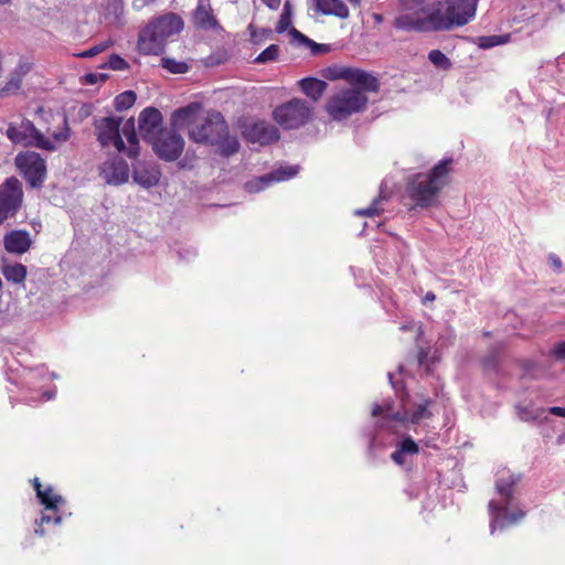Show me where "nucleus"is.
Returning a JSON list of instances; mask_svg holds the SVG:
<instances>
[{"label": "nucleus", "instance_id": "nucleus-1", "mask_svg": "<svg viewBox=\"0 0 565 565\" xmlns=\"http://www.w3.org/2000/svg\"><path fill=\"white\" fill-rule=\"evenodd\" d=\"M177 129H189V137L196 143L216 146L223 154L238 150V141L228 135L227 125L217 111L204 113L200 104L193 103L175 110L171 118Z\"/></svg>", "mask_w": 565, "mask_h": 565}, {"label": "nucleus", "instance_id": "nucleus-2", "mask_svg": "<svg viewBox=\"0 0 565 565\" xmlns=\"http://www.w3.org/2000/svg\"><path fill=\"white\" fill-rule=\"evenodd\" d=\"M95 130L102 146H113L129 157L138 154V139L132 118L122 120L119 117H103L95 120Z\"/></svg>", "mask_w": 565, "mask_h": 565}, {"label": "nucleus", "instance_id": "nucleus-3", "mask_svg": "<svg viewBox=\"0 0 565 565\" xmlns=\"http://www.w3.org/2000/svg\"><path fill=\"white\" fill-rule=\"evenodd\" d=\"M7 136L14 143L54 151L70 139V129L65 119L58 130L47 129L45 132L30 120H22L20 124L9 125Z\"/></svg>", "mask_w": 565, "mask_h": 565}, {"label": "nucleus", "instance_id": "nucleus-4", "mask_svg": "<svg viewBox=\"0 0 565 565\" xmlns=\"http://www.w3.org/2000/svg\"><path fill=\"white\" fill-rule=\"evenodd\" d=\"M451 160H444L428 174H417L409 182L407 192L416 206L429 207L437 203L439 192L448 184Z\"/></svg>", "mask_w": 565, "mask_h": 565}, {"label": "nucleus", "instance_id": "nucleus-5", "mask_svg": "<svg viewBox=\"0 0 565 565\" xmlns=\"http://www.w3.org/2000/svg\"><path fill=\"white\" fill-rule=\"evenodd\" d=\"M183 29V21L174 13H168L152 20L138 38V50L143 54H160L169 38Z\"/></svg>", "mask_w": 565, "mask_h": 565}, {"label": "nucleus", "instance_id": "nucleus-6", "mask_svg": "<svg viewBox=\"0 0 565 565\" xmlns=\"http://www.w3.org/2000/svg\"><path fill=\"white\" fill-rule=\"evenodd\" d=\"M441 3L434 0H407L394 25L405 31L440 30L437 28Z\"/></svg>", "mask_w": 565, "mask_h": 565}, {"label": "nucleus", "instance_id": "nucleus-7", "mask_svg": "<svg viewBox=\"0 0 565 565\" xmlns=\"http://www.w3.org/2000/svg\"><path fill=\"white\" fill-rule=\"evenodd\" d=\"M519 478L509 472H502L495 481V489L500 500L489 502V512L491 514L490 530L493 533L497 529H503L507 525L514 524L523 516L522 512L509 514L508 507L513 495V486Z\"/></svg>", "mask_w": 565, "mask_h": 565}, {"label": "nucleus", "instance_id": "nucleus-8", "mask_svg": "<svg viewBox=\"0 0 565 565\" xmlns=\"http://www.w3.org/2000/svg\"><path fill=\"white\" fill-rule=\"evenodd\" d=\"M361 89L363 88L358 85L338 88L326 104L329 116L334 120H343L362 111L367 104V97Z\"/></svg>", "mask_w": 565, "mask_h": 565}, {"label": "nucleus", "instance_id": "nucleus-9", "mask_svg": "<svg viewBox=\"0 0 565 565\" xmlns=\"http://www.w3.org/2000/svg\"><path fill=\"white\" fill-rule=\"evenodd\" d=\"M478 0H447L441 3L437 28L449 30L467 24L476 14Z\"/></svg>", "mask_w": 565, "mask_h": 565}, {"label": "nucleus", "instance_id": "nucleus-10", "mask_svg": "<svg viewBox=\"0 0 565 565\" xmlns=\"http://www.w3.org/2000/svg\"><path fill=\"white\" fill-rule=\"evenodd\" d=\"M311 108L302 99H291L274 110L275 120L286 129H297L310 119Z\"/></svg>", "mask_w": 565, "mask_h": 565}, {"label": "nucleus", "instance_id": "nucleus-11", "mask_svg": "<svg viewBox=\"0 0 565 565\" xmlns=\"http://www.w3.org/2000/svg\"><path fill=\"white\" fill-rule=\"evenodd\" d=\"M15 166L32 188L41 186L46 177L45 161L39 153L25 151L15 157Z\"/></svg>", "mask_w": 565, "mask_h": 565}, {"label": "nucleus", "instance_id": "nucleus-12", "mask_svg": "<svg viewBox=\"0 0 565 565\" xmlns=\"http://www.w3.org/2000/svg\"><path fill=\"white\" fill-rule=\"evenodd\" d=\"M428 405L429 401H426L424 404L417 405L413 414L408 415L407 412L392 413V404L386 403L385 405H375L372 409V416H382V426H388L391 420L402 424H406L408 422L418 424L420 420L431 416V413L428 411Z\"/></svg>", "mask_w": 565, "mask_h": 565}, {"label": "nucleus", "instance_id": "nucleus-13", "mask_svg": "<svg viewBox=\"0 0 565 565\" xmlns=\"http://www.w3.org/2000/svg\"><path fill=\"white\" fill-rule=\"evenodd\" d=\"M326 76L331 81L344 79L364 90L375 92L379 88V82L374 76L358 68L333 66L326 70Z\"/></svg>", "mask_w": 565, "mask_h": 565}, {"label": "nucleus", "instance_id": "nucleus-14", "mask_svg": "<svg viewBox=\"0 0 565 565\" xmlns=\"http://www.w3.org/2000/svg\"><path fill=\"white\" fill-rule=\"evenodd\" d=\"M34 489L36 491V495L40 499L41 503L45 507V511L41 516V524L35 529V533L40 536L44 535V530L42 525L44 523L54 522L55 524L61 523V516L56 514V509L58 504L64 503V499L53 493V489L51 487L45 490L41 489V483L38 478L33 480Z\"/></svg>", "mask_w": 565, "mask_h": 565}, {"label": "nucleus", "instance_id": "nucleus-15", "mask_svg": "<svg viewBox=\"0 0 565 565\" xmlns=\"http://www.w3.org/2000/svg\"><path fill=\"white\" fill-rule=\"evenodd\" d=\"M23 191L21 182L9 178L0 190V223L17 212L22 203Z\"/></svg>", "mask_w": 565, "mask_h": 565}, {"label": "nucleus", "instance_id": "nucleus-16", "mask_svg": "<svg viewBox=\"0 0 565 565\" xmlns=\"http://www.w3.org/2000/svg\"><path fill=\"white\" fill-rule=\"evenodd\" d=\"M154 152L166 161L177 160L184 149V139L172 130H163L151 141Z\"/></svg>", "mask_w": 565, "mask_h": 565}, {"label": "nucleus", "instance_id": "nucleus-17", "mask_svg": "<svg viewBox=\"0 0 565 565\" xmlns=\"http://www.w3.org/2000/svg\"><path fill=\"white\" fill-rule=\"evenodd\" d=\"M162 131V116L158 109L150 107L140 113L139 132L145 140L151 143Z\"/></svg>", "mask_w": 565, "mask_h": 565}, {"label": "nucleus", "instance_id": "nucleus-18", "mask_svg": "<svg viewBox=\"0 0 565 565\" xmlns=\"http://www.w3.org/2000/svg\"><path fill=\"white\" fill-rule=\"evenodd\" d=\"M100 175L108 183L119 185L128 181L129 167L121 158H113L103 163Z\"/></svg>", "mask_w": 565, "mask_h": 565}, {"label": "nucleus", "instance_id": "nucleus-19", "mask_svg": "<svg viewBox=\"0 0 565 565\" xmlns=\"http://www.w3.org/2000/svg\"><path fill=\"white\" fill-rule=\"evenodd\" d=\"M245 137L252 142L267 145L279 139V132L273 125L258 121L246 127L244 130Z\"/></svg>", "mask_w": 565, "mask_h": 565}, {"label": "nucleus", "instance_id": "nucleus-20", "mask_svg": "<svg viewBox=\"0 0 565 565\" xmlns=\"http://www.w3.org/2000/svg\"><path fill=\"white\" fill-rule=\"evenodd\" d=\"M297 173V167L280 168L269 174L263 175L260 178L247 182L245 186L249 192H258L268 186L271 182L288 180L296 175Z\"/></svg>", "mask_w": 565, "mask_h": 565}, {"label": "nucleus", "instance_id": "nucleus-21", "mask_svg": "<svg viewBox=\"0 0 565 565\" xmlns=\"http://www.w3.org/2000/svg\"><path fill=\"white\" fill-rule=\"evenodd\" d=\"M31 64L20 58L17 63L15 68L10 74L8 82L0 90L1 96H9L15 94L22 85L23 77L30 72Z\"/></svg>", "mask_w": 565, "mask_h": 565}, {"label": "nucleus", "instance_id": "nucleus-22", "mask_svg": "<svg viewBox=\"0 0 565 565\" xmlns=\"http://www.w3.org/2000/svg\"><path fill=\"white\" fill-rule=\"evenodd\" d=\"M194 24L204 30L217 28V21L213 14V10L207 0H200L193 13Z\"/></svg>", "mask_w": 565, "mask_h": 565}, {"label": "nucleus", "instance_id": "nucleus-23", "mask_svg": "<svg viewBox=\"0 0 565 565\" xmlns=\"http://www.w3.org/2000/svg\"><path fill=\"white\" fill-rule=\"evenodd\" d=\"M159 171L146 166H137L134 170V180L143 188L154 186L159 182Z\"/></svg>", "mask_w": 565, "mask_h": 565}, {"label": "nucleus", "instance_id": "nucleus-24", "mask_svg": "<svg viewBox=\"0 0 565 565\" xmlns=\"http://www.w3.org/2000/svg\"><path fill=\"white\" fill-rule=\"evenodd\" d=\"M299 86L301 90L313 102H318L326 88L327 83L317 78L308 77L303 78L299 82Z\"/></svg>", "mask_w": 565, "mask_h": 565}, {"label": "nucleus", "instance_id": "nucleus-25", "mask_svg": "<svg viewBox=\"0 0 565 565\" xmlns=\"http://www.w3.org/2000/svg\"><path fill=\"white\" fill-rule=\"evenodd\" d=\"M316 7L324 14H332L339 18H348L349 9L341 0H315Z\"/></svg>", "mask_w": 565, "mask_h": 565}, {"label": "nucleus", "instance_id": "nucleus-26", "mask_svg": "<svg viewBox=\"0 0 565 565\" xmlns=\"http://www.w3.org/2000/svg\"><path fill=\"white\" fill-rule=\"evenodd\" d=\"M2 274L8 281L21 284L26 277V268L22 264H4Z\"/></svg>", "mask_w": 565, "mask_h": 565}, {"label": "nucleus", "instance_id": "nucleus-27", "mask_svg": "<svg viewBox=\"0 0 565 565\" xmlns=\"http://www.w3.org/2000/svg\"><path fill=\"white\" fill-rule=\"evenodd\" d=\"M32 243L31 235L25 231H13L4 237V247H30Z\"/></svg>", "mask_w": 565, "mask_h": 565}, {"label": "nucleus", "instance_id": "nucleus-28", "mask_svg": "<svg viewBox=\"0 0 565 565\" xmlns=\"http://www.w3.org/2000/svg\"><path fill=\"white\" fill-rule=\"evenodd\" d=\"M519 416L524 422H542L546 419L547 411L545 408H534V407H518Z\"/></svg>", "mask_w": 565, "mask_h": 565}, {"label": "nucleus", "instance_id": "nucleus-29", "mask_svg": "<svg viewBox=\"0 0 565 565\" xmlns=\"http://www.w3.org/2000/svg\"><path fill=\"white\" fill-rule=\"evenodd\" d=\"M161 66L172 74H184L189 71V65L185 62L170 57H163L161 60Z\"/></svg>", "mask_w": 565, "mask_h": 565}, {"label": "nucleus", "instance_id": "nucleus-30", "mask_svg": "<svg viewBox=\"0 0 565 565\" xmlns=\"http://www.w3.org/2000/svg\"><path fill=\"white\" fill-rule=\"evenodd\" d=\"M136 102V95L131 90L124 92L115 98V107L117 110L130 108Z\"/></svg>", "mask_w": 565, "mask_h": 565}, {"label": "nucleus", "instance_id": "nucleus-31", "mask_svg": "<svg viewBox=\"0 0 565 565\" xmlns=\"http://www.w3.org/2000/svg\"><path fill=\"white\" fill-rule=\"evenodd\" d=\"M508 39H509L508 35L481 36L478 40V45L481 49H490V47L507 43Z\"/></svg>", "mask_w": 565, "mask_h": 565}, {"label": "nucleus", "instance_id": "nucleus-32", "mask_svg": "<svg viewBox=\"0 0 565 565\" xmlns=\"http://www.w3.org/2000/svg\"><path fill=\"white\" fill-rule=\"evenodd\" d=\"M385 200V196L382 194L376 198L373 203L367 209L356 210L355 214L360 216H374L377 215L382 209V202Z\"/></svg>", "mask_w": 565, "mask_h": 565}, {"label": "nucleus", "instance_id": "nucleus-33", "mask_svg": "<svg viewBox=\"0 0 565 565\" xmlns=\"http://www.w3.org/2000/svg\"><path fill=\"white\" fill-rule=\"evenodd\" d=\"M429 61L437 67L447 70L451 63L449 58L439 50H434L428 54Z\"/></svg>", "mask_w": 565, "mask_h": 565}, {"label": "nucleus", "instance_id": "nucleus-34", "mask_svg": "<svg viewBox=\"0 0 565 565\" xmlns=\"http://www.w3.org/2000/svg\"><path fill=\"white\" fill-rule=\"evenodd\" d=\"M279 54V47L276 44L269 45L256 58V63H267L277 60Z\"/></svg>", "mask_w": 565, "mask_h": 565}, {"label": "nucleus", "instance_id": "nucleus-35", "mask_svg": "<svg viewBox=\"0 0 565 565\" xmlns=\"http://www.w3.org/2000/svg\"><path fill=\"white\" fill-rule=\"evenodd\" d=\"M290 24H291L290 4L287 1L284 6V11L280 15V19L278 21L276 30L278 33H282L290 28Z\"/></svg>", "mask_w": 565, "mask_h": 565}, {"label": "nucleus", "instance_id": "nucleus-36", "mask_svg": "<svg viewBox=\"0 0 565 565\" xmlns=\"http://www.w3.org/2000/svg\"><path fill=\"white\" fill-rule=\"evenodd\" d=\"M289 35L292 38V41L296 42L297 44H306V45H309V46L317 47L316 43H313L310 39H308L303 34H301L295 28H290Z\"/></svg>", "mask_w": 565, "mask_h": 565}, {"label": "nucleus", "instance_id": "nucleus-37", "mask_svg": "<svg viewBox=\"0 0 565 565\" xmlns=\"http://www.w3.org/2000/svg\"><path fill=\"white\" fill-rule=\"evenodd\" d=\"M111 44L110 41L103 42L100 44L94 45L90 49L84 51L79 54L82 57H93L102 52H104L109 45Z\"/></svg>", "mask_w": 565, "mask_h": 565}, {"label": "nucleus", "instance_id": "nucleus-38", "mask_svg": "<svg viewBox=\"0 0 565 565\" xmlns=\"http://www.w3.org/2000/svg\"><path fill=\"white\" fill-rule=\"evenodd\" d=\"M401 449L403 452L407 455H416L419 450L417 444L411 438V437H407L405 438L401 445H399Z\"/></svg>", "mask_w": 565, "mask_h": 565}, {"label": "nucleus", "instance_id": "nucleus-39", "mask_svg": "<svg viewBox=\"0 0 565 565\" xmlns=\"http://www.w3.org/2000/svg\"><path fill=\"white\" fill-rule=\"evenodd\" d=\"M108 65L115 71H124L128 67L127 62L118 55H111Z\"/></svg>", "mask_w": 565, "mask_h": 565}, {"label": "nucleus", "instance_id": "nucleus-40", "mask_svg": "<svg viewBox=\"0 0 565 565\" xmlns=\"http://www.w3.org/2000/svg\"><path fill=\"white\" fill-rule=\"evenodd\" d=\"M552 352L557 359L565 360V341L555 344Z\"/></svg>", "mask_w": 565, "mask_h": 565}, {"label": "nucleus", "instance_id": "nucleus-41", "mask_svg": "<svg viewBox=\"0 0 565 565\" xmlns=\"http://www.w3.org/2000/svg\"><path fill=\"white\" fill-rule=\"evenodd\" d=\"M406 454L402 451L401 447H398L392 455L391 458L397 465H403L405 462Z\"/></svg>", "mask_w": 565, "mask_h": 565}, {"label": "nucleus", "instance_id": "nucleus-42", "mask_svg": "<svg viewBox=\"0 0 565 565\" xmlns=\"http://www.w3.org/2000/svg\"><path fill=\"white\" fill-rule=\"evenodd\" d=\"M548 260L555 270H559L562 267L561 259L555 254H550Z\"/></svg>", "mask_w": 565, "mask_h": 565}, {"label": "nucleus", "instance_id": "nucleus-43", "mask_svg": "<svg viewBox=\"0 0 565 565\" xmlns=\"http://www.w3.org/2000/svg\"><path fill=\"white\" fill-rule=\"evenodd\" d=\"M547 413L555 416L565 417V407L553 406L547 409Z\"/></svg>", "mask_w": 565, "mask_h": 565}, {"label": "nucleus", "instance_id": "nucleus-44", "mask_svg": "<svg viewBox=\"0 0 565 565\" xmlns=\"http://www.w3.org/2000/svg\"><path fill=\"white\" fill-rule=\"evenodd\" d=\"M263 2L270 9L277 10L280 6L281 0H263Z\"/></svg>", "mask_w": 565, "mask_h": 565}, {"label": "nucleus", "instance_id": "nucleus-45", "mask_svg": "<svg viewBox=\"0 0 565 565\" xmlns=\"http://www.w3.org/2000/svg\"><path fill=\"white\" fill-rule=\"evenodd\" d=\"M495 365H497V361H495L494 356H489L486 359L484 366L487 369H493V367H495Z\"/></svg>", "mask_w": 565, "mask_h": 565}, {"label": "nucleus", "instance_id": "nucleus-46", "mask_svg": "<svg viewBox=\"0 0 565 565\" xmlns=\"http://www.w3.org/2000/svg\"><path fill=\"white\" fill-rule=\"evenodd\" d=\"M428 352L425 349H420L418 352V363L422 365L427 359Z\"/></svg>", "mask_w": 565, "mask_h": 565}, {"label": "nucleus", "instance_id": "nucleus-47", "mask_svg": "<svg viewBox=\"0 0 565 565\" xmlns=\"http://www.w3.org/2000/svg\"><path fill=\"white\" fill-rule=\"evenodd\" d=\"M436 299V296L433 291H428L425 297L423 298V303H426L428 301H434Z\"/></svg>", "mask_w": 565, "mask_h": 565}, {"label": "nucleus", "instance_id": "nucleus-48", "mask_svg": "<svg viewBox=\"0 0 565 565\" xmlns=\"http://www.w3.org/2000/svg\"><path fill=\"white\" fill-rule=\"evenodd\" d=\"M87 78L89 83H95V75H88Z\"/></svg>", "mask_w": 565, "mask_h": 565}, {"label": "nucleus", "instance_id": "nucleus-49", "mask_svg": "<svg viewBox=\"0 0 565 565\" xmlns=\"http://www.w3.org/2000/svg\"><path fill=\"white\" fill-rule=\"evenodd\" d=\"M11 250H12V252H18V253H20V254H21V253L25 252L26 249L21 248V249H11Z\"/></svg>", "mask_w": 565, "mask_h": 565}, {"label": "nucleus", "instance_id": "nucleus-50", "mask_svg": "<svg viewBox=\"0 0 565 565\" xmlns=\"http://www.w3.org/2000/svg\"><path fill=\"white\" fill-rule=\"evenodd\" d=\"M353 4H359L361 0H349Z\"/></svg>", "mask_w": 565, "mask_h": 565}, {"label": "nucleus", "instance_id": "nucleus-51", "mask_svg": "<svg viewBox=\"0 0 565 565\" xmlns=\"http://www.w3.org/2000/svg\"><path fill=\"white\" fill-rule=\"evenodd\" d=\"M401 329L402 330H407V329H409V327L408 326H403Z\"/></svg>", "mask_w": 565, "mask_h": 565}, {"label": "nucleus", "instance_id": "nucleus-52", "mask_svg": "<svg viewBox=\"0 0 565 565\" xmlns=\"http://www.w3.org/2000/svg\"><path fill=\"white\" fill-rule=\"evenodd\" d=\"M10 0H0V3L3 4V3H7L9 2Z\"/></svg>", "mask_w": 565, "mask_h": 565}, {"label": "nucleus", "instance_id": "nucleus-53", "mask_svg": "<svg viewBox=\"0 0 565 565\" xmlns=\"http://www.w3.org/2000/svg\"><path fill=\"white\" fill-rule=\"evenodd\" d=\"M375 19H376L377 21H380V20H381V17H380V15H375Z\"/></svg>", "mask_w": 565, "mask_h": 565}]
</instances>
